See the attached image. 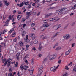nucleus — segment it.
Returning a JSON list of instances; mask_svg holds the SVG:
<instances>
[{
	"mask_svg": "<svg viewBox=\"0 0 76 76\" xmlns=\"http://www.w3.org/2000/svg\"><path fill=\"white\" fill-rule=\"evenodd\" d=\"M47 58H45L43 60V64H45V62H46V61H47Z\"/></svg>",
	"mask_w": 76,
	"mask_h": 76,
	"instance_id": "nucleus-21",
	"label": "nucleus"
},
{
	"mask_svg": "<svg viewBox=\"0 0 76 76\" xmlns=\"http://www.w3.org/2000/svg\"><path fill=\"white\" fill-rule=\"evenodd\" d=\"M8 76H14L12 73H9L8 75Z\"/></svg>",
	"mask_w": 76,
	"mask_h": 76,
	"instance_id": "nucleus-32",
	"label": "nucleus"
},
{
	"mask_svg": "<svg viewBox=\"0 0 76 76\" xmlns=\"http://www.w3.org/2000/svg\"><path fill=\"white\" fill-rule=\"evenodd\" d=\"M62 48H61V47H57V48H56L55 50H56V51H58L59 50H60Z\"/></svg>",
	"mask_w": 76,
	"mask_h": 76,
	"instance_id": "nucleus-14",
	"label": "nucleus"
},
{
	"mask_svg": "<svg viewBox=\"0 0 76 76\" xmlns=\"http://www.w3.org/2000/svg\"><path fill=\"white\" fill-rule=\"evenodd\" d=\"M75 44V43H73L72 44V47H74Z\"/></svg>",
	"mask_w": 76,
	"mask_h": 76,
	"instance_id": "nucleus-60",
	"label": "nucleus"
},
{
	"mask_svg": "<svg viewBox=\"0 0 76 76\" xmlns=\"http://www.w3.org/2000/svg\"><path fill=\"white\" fill-rule=\"evenodd\" d=\"M23 4H24V3H23V2H22L21 4H17V6L19 7H22L23 5Z\"/></svg>",
	"mask_w": 76,
	"mask_h": 76,
	"instance_id": "nucleus-8",
	"label": "nucleus"
},
{
	"mask_svg": "<svg viewBox=\"0 0 76 76\" xmlns=\"http://www.w3.org/2000/svg\"><path fill=\"white\" fill-rule=\"evenodd\" d=\"M17 75L18 76H20V75H19V71L18 72Z\"/></svg>",
	"mask_w": 76,
	"mask_h": 76,
	"instance_id": "nucleus-62",
	"label": "nucleus"
},
{
	"mask_svg": "<svg viewBox=\"0 0 76 76\" xmlns=\"http://www.w3.org/2000/svg\"><path fill=\"white\" fill-rule=\"evenodd\" d=\"M19 43L21 47H23L24 46V43H23V42L21 41Z\"/></svg>",
	"mask_w": 76,
	"mask_h": 76,
	"instance_id": "nucleus-11",
	"label": "nucleus"
},
{
	"mask_svg": "<svg viewBox=\"0 0 76 76\" xmlns=\"http://www.w3.org/2000/svg\"><path fill=\"white\" fill-rule=\"evenodd\" d=\"M27 7L28 9H30V8H31V6L29 5Z\"/></svg>",
	"mask_w": 76,
	"mask_h": 76,
	"instance_id": "nucleus-56",
	"label": "nucleus"
},
{
	"mask_svg": "<svg viewBox=\"0 0 76 76\" xmlns=\"http://www.w3.org/2000/svg\"><path fill=\"white\" fill-rule=\"evenodd\" d=\"M18 62H17L15 64V67H18Z\"/></svg>",
	"mask_w": 76,
	"mask_h": 76,
	"instance_id": "nucleus-38",
	"label": "nucleus"
},
{
	"mask_svg": "<svg viewBox=\"0 0 76 76\" xmlns=\"http://www.w3.org/2000/svg\"><path fill=\"white\" fill-rule=\"evenodd\" d=\"M31 14H33V15H35L36 14V12H32V13H31Z\"/></svg>",
	"mask_w": 76,
	"mask_h": 76,
	"instance_id": "nucleus-54",
	"label": "nucleus"
},
{
	"mask_svg": "<svg viewBox=\"0 0 76 76\" xmlns=\"http://www.w3.org/2000/svg\"><path fill=\"white\" fill-rule=\"evenodd\" d=\"M56 57V54H54L53 55H51L49 57V60H52L54 59Z\"/></svg>",
	"mask_w": 76,
	"mask_h": 76,
	"instance_id": "nucleus-1",
	"label": "nucleus"
},
{
	"mask_svg": "<svg viewBox=\"0 0 76 76\" xmlns=\"http://www.w3.org/2000/svg\"><path fill=\"white\" fill-rule=\"evenodd\" d=\"M20 68L21 70H23V69H24V68L23 67V65H21L20 66Z\"/></svg>",
	"mask_w": 76,
	"mask_h": 76,
	"instance_id": "nucleus-26",
	"label": "nucleus"
},
{
	"mask_svg": "<svg viewBox=\"0 0 76 76\" xmlns=\"http://www.w3.org/2000/svg\"><path fill=\"white\" fill-rule=\"evenodd\" d=\"M25 26H26V24H24L23 26V27L24 28Z\"/></svg>",
	"mask_w": 76,
	"mask_h": 76,
	"instance_id": "nucleus-58",
	"label": "nucleus"
},
{
	"mask_svg": "<svg viewBox=\"0 0 76 76\" xmlns=\"http://www.w3.org/2000/svg\"><path fill=\"white\" fill-rule=\"evenodd\" d=\"M7 31V29H4V32H6Z\"/></svg>",
	"mask_w": 76,
	"mask_h": 76,
	"instance_id": "nucleus-43",
	"label": "nucleus"
},
{
	"mask_svg": "<svg viewBox=\"0 0 76 76\" xmlns=\"http://www.w3.org/2000/svg\"><path fill=\"white\" fill-rule=\"evenodd\" d=\"M44 26H45V27H48V26H50L48 24H45Z\"/></svg>",
	"mask_w": 76,
	"mask_h": 76,
	"instance_id": "nucleus-53",
	"label": "nucleus"
},
{
	"mask_svg": "<svg viewBox=\"0 0 76 76\" xmlns=\"http://www.w3.org/2000/svg\"><path fill=\"white\" fill-rule=\"evenodd\" d=\"M34 43L35 44H37L38 43V40H35L34 41Z\"/></svg>",
	"mask_w": 76,
	"mask_h": 76,
	"instance_id": "nucleus-25",
	"label": "nucleus"
},
{
	"mask_svg": "<svg viewBox=\"0 0 76 76\" xmlns=\"http://www.w3.org/2000/svg\"><path fill=\"white\" fill-rule=\"evenodd\" d=\"M34 70V67H31L30 70V75H32L33 73V71Z\"/></svg>",
	"mask_w": 76,
	"mask_h": 76,
	"instance_id": "nucleus-10",
	"label": "nucleus"
},
{
	"mask_svg": "<svg viewBox=\"0 0 76 76\" xmlns=\"http://www.w3.org/2000/svg\"><path fill=\"white\" fill-rule=\"evenodd\" d=\"M16 58H17V60H19V57H16Z\"/></svg>",
	"mask_w": 76,
	"mask_h": 76,
	"instance_id": "nucleus-64",
	"label": "nucleus"
},
{
	"mask_svg": "<svg viewBox=\"0 0 76 76\" xmlns=\"http://www.w3.org/2000/svg\"><path fill=\"white\" fill-rule=\"evenodd\" d=\"M66 8H62L61 9V10L63 11V10H66Z\"/></svg>",
	"mask_w": 76,
	"mask_h": 76,
	"instance_id": "nucleus-30",
	"label": "nucleus"
},
{
	"mask_svg": "<svg viewBox=\"0 0 76 76\" xmlns=\"http://www.w3.org/2000/svg\"><path fill=\"white\" fill-rule=\"evenodd\" d=\"M47 39V37L45 36L43 37L42 38V39Z\"/></svg>",
	"mask_w": 76,
	"mask_h": 76,
	"instance_id": "nucleus-48",
	"label": "nucleus"
},
{
	"mask_svg": "<svg viewBox=\"0 0 76 76\" xmlns=\"http://www.w3.org/2000/svg\"><path fill=\"white\" fill-rule=\"evenodd\" d=\"M42 47H41L39 46V47L38 48L39 50H41V49H42Z\"/></svg>",
	"mask_w": 76,
	"mask_h": 76,
	"instance_id": "nucleus-31",
	"label": "nucleus"
},
{
	"mask_svg": "<svg viewBox=\"0 0 76 76\" xmlns=\"http://www.w3.org/2000/svg\"><path fill=\"white\" fill-rule=\"evenodd\" d=\"M4 2H5V5H6L7 6H8L9 5V2H8L7 3V1H6V0H4Z\"/></svg>",
	"mask_w": 76,
	"mask_h": 76,
	"instance_id": "nucleus-13",
	"label": "nucleus"
},
{
	"mask_svg": "<svg viewBox=\"0 0 76 76\" xmlns=\"http://www.w3.org/2000/svg\"><path fill=\"white\" fill-rule=\"evenodd\" d=\"M35 35L34 33H32L31 34V37L32 38V39L34 40L36 38V37H35Z\"/></svg>",
	"mask_w": 76,
	"mask_h": 76,
	"instance_id": "nucleus-4",
	"label": "nucleus"
},
{
	"mask_svg": "<svg viewBox=\"0 0 76 76\" xmlns=\"http://www.w3.org/2000/svg\"><path fill=\"white\" fill-rule=\"evenodd\" d=\"M29 4V2H26L24 4L25 5H27V4Z\"/></svg>",
	"mask_w": 76,
	"mask_h": 76,
	"instance_id": "nucleus-40",
	"label": "nucleus"
},
{
	"mask_svg": "<svg viewBox=\"0 0 76 76\" xmlns=\"http://www.w3.org/2000/svg\"><path fill=\"white\" fill-rule=\"evenodd\" d=\"M40 15V12H39L37 14V16H39Z\"/></svg>",
	"mask_w": 76,
	"mask_h": 76,
	"instance_id": "nucleus-59",
	"label": "nucleus"
},
{
	"mask_svg": "<svg viewBox=\"0 0 76 76\" xmlns=\"http://www.w3.org/2000/svg\"><path fill=\"white\" fill-rule=\"evenodd\" d=\"M15 36H16V32H14V33L12 35V37H15Z\"/></svg>",
	"mask_w": 76,
	"mask_h": 76,
	"instance_id": "nucleus-23",
	"label": "nucleus"
},
{
	"mask_svg": "<svg viewBox=\"0 0 76 76\" xmlns=\"http://www.w3.org/2000/svg\"><path fill=\"white\" fill-rule=\"evenodd\" d=\"M29 45H26V51L28 50V49H29Z\"/></svg>",
	"mask_w": 76,
	"mask_h": 76,
	"instance_id": "nucleus-17",
	"label": "nucleus"
},
{
	"mask_svg": "<svg viewBox=\"0 0 76 76\" xmlns=\"http://www.w3.org/2000/svg\"><path fill=\"white\" fill-rule=\"evenodd\" d=\"M26 19L24 18H23L22 19V21H23V22H24V21H25V20Z\"/></svg>",
	"mask_w": 76,
	"mask_h": 76,
	"instance_id": "nucleus-49",
	"label": "nucleus"
},
{
	"mask_svg": "<svg viewBox=\"0 0 76 76\" xmlns=\"http://www.w3.org/2000/svg\"><path fill=\"white\" fill-rule=\"evenodd\" d=\"M53 29H56V30L58 29V28L57 27V26H56V25H54L53 26Z\"/></svg>",
	"mask_w": 76,
	"mask_h": 76,
	"instance_id": "nucleus-16",
	"label": "nucleus"
},
{
	"mask_svg": "<svg viewBox=\"0 0 76 76\" xmlns=\"http://www.w3.org/2000/svg\"><path fill=\"white\" fill-rule=\"evenodd\" d=\"M32 50L33 51H35V50H36V49L35 48V47H34L33 48H32Z\"/></svg>",
	"mask_w": 76,
	"mask_h": 76,
	"instance_id": "nucleus-51",
	"label": "nucleus"
},
{
	"mask_svg": "<svg viewBox=\"0 0 76 76\" xmlns=\"http://www.w3.org/2000/svg\"><path fill=\"white\" fill-rule=\"evenodd\" d=\"M26 32L25 31H23L21 32V34L22 37H24L25 35Z\"/></svg>",
	"mask_w": 76,
	"mask_h": 76,
	"instance_id": "nucleus-12",
	"label": "nucleus"
},
{
	"mask_svg": "<svg viewBox=\"0 0 76 76\" xmlns=\"http://www.w3.org/2000/svg\"><path fill=\"white\" fill-rule=\"evenodd\" d=\"M25 62L27 64H28V61L26 60H25Z\"/></svg>",
	"mask_w": 76,
	"mask_h": 76,
	"instance_id": "nucleus-45",
	"label": "nucleus"
},
{
	"mask_svg": "<svg viewBox=\"0 0 76 76\" xmlns=\"http://www.w3.org/2000/svg\"><path fill=\"white\" fill-rule=\"evenodd\" d=\"M28 35H27L26 37L25 38H24V41L25 42H29V40H28Z\"/></svg>",
	"mask_w": 76,
	"mask_h": 76,
	"instance_id": "nucleus-3",
	"label": "nucleus"
},
{
	"mask_svg": "<svg viewBox=\"0 0 76 76\" xmlns=\"http://www.w3.org/2000/svg\"><path fill=\"white\" fill-rule=\"evenodd\" d=\"M19 55H20V53H18L16 54L17 57H18L19 56Z\"/></svg>",
	"mask_w": 76,
	"mask_h": 76,
	"instance_id": "nucleus-33",
	"label": "nucleus"
},
{
	"mask_svg": "<svg viewBox=\"0 0 76 76\" xmlns=\"http://www.w3.org/2000/svg\"><path fill=\"white\" fill-rule=\"evenodd\" d=\"M61 9H60V10H56V13H58V12H61Z\"/></svg>",
	"mask_w": 76,
	"mask_h": 76,
	"instance_id": "nucleus-34",
	"label": "nucleus"
},
{
	"mask_svg": "<svg viewBox=\"0 0 76 76\" xmlns=\"http://www.w3.org/2000/svg\"><path fill=\"white\" fill-rule=\"evenodd\" d=\"M48 20H43V22L45 23H47V22H48Z\"/></svg>",
	"mask_w": 76,
	"mask_h": 76,
	"instance_id": "nucleus-28",
	"label": "nucleus"
},
{
	"mask_svg": "<svg viewBox=\"0 0 76 76\" xmlns=\"http://www.w3.org/2000/svg\"><path fill=\"white\" fill-rule=\"evenodd\" d=\"M61 60H59V61H58V63H59V64H60L61 63Z\"/></svg>",
	"mask_w": 76,
	"mask_h": 76,
	"instance_id": "nucleus-41",
	"label": "nucleus"
},
{
	"mask_svg": "<svg viewBox=\"0 0 76 76\" xmlns=\"http://www.w3.org/2000/svg\"><path fill=\"white\" fill-rule=\"evenodd\" d=\"M18 14H22V12L19 11L18 12Z\"/></svg>",
	"mask_w": 76,
	"mask_h": 76,
	"instance_id": "nucleus-61",
	"label": "nucleus"
},
{
	"mask_svg": "<svg viewBox=\"0 0 76 76\" xmlns=\"http://www.w3.org/2000/svg\"><path fill=\"white\" fill-rule=\"evenodd\" d=\"M22 18V15H19L17 16V19L18 20H19Z\"/></svg>",
	"mask_w": 76,
	"mask_h": 76,
	"instance_id": "nucleus-18",
	"label": "nucleus"
},
{
	"mask_svg": "<svg viewBox=\"0 0 76 76\" xmlns=\"http://www.w3.org/2000/svg\"><path fill=\"white\" fill-rule=\"evenodd\" d=\"M31 12H32V11H30L29 12H27L26 13V15H28V16H30L31 14Z\"/></svg>",
	"mask_w": 76,
	"mask_h": 76,
	"instance_id": "nucleus-15",
	"label": "nucleus"
},
{
	"mask_svg": "<svg viewBox=\"0 0 76 76\" xmlns=\"http://www.w3.org/2000/svg\"><path fill=\"white\" fill-rule=\"evenodd\" d=\"M7 62V63L8 62V61L6 60V59H4L3 61L2 62L3 63H4L5 62V63H6Z\"/></svg>",
	"mask_w": 76,
	"mask_h": 76,
	"instance_id": "nucleus-20",
	"label": "nucleus"
},
{
	"mask_svg": "<svg viewBox=\"0 0 76 76\" xmlns=\"http://www.w3.org/2000/svg\"><path fill=\"white\" fill-rule=\"evenodd\" d=\"M10 63L8 62L7 64V66L8 67H9V66H10Z\"/></svg>",
	"mask_w": 76,
	"mask_h": 76,
	"instance_id": "nucleus-35",
	"label": "nucleus"
},
{
	"mask_svg": "<svg viewBox=\"0 0 76 76\" xmlns=\"http://www.w3.org/2000/svg\"><path fill=\"white\" fill-rule=\"evenodd\" d=\"M7 62H5L4 64L3 65H2V66H4V67H5V66L6 65V64H7Z\"/></svg>",
	"mask_w": 76,
	"mask_h": 76,
	"instance_id": "nucleus-37",
	"label": "nucleus"
},
{
	"mask_svg": "<svg viewBox=\"0 0 76 76\" xmlns=\"http://www.w3.org/2000/svg\"><path fill=\"white\" fill-rule=\"evenodd\" d=\"M61 24H59V25H58V26H57L58 28H60V27H61Z\"/></svg>",
	"mask_w": 76,
	"mask_h": 76,
	"instance_id": "nucleus-39",
	"label": "nucleus"
},
{
	"mask_svg": "<svg viewBox=\"0 0 76 76\" xmlns=\"http://www.w3.org/2000/svg\"><path fill=\"white\" fill-rule=\"evenodd\" d=\"M42 69H43V66L42 65L40 66L39 68V73L41 71V70Z\"/></svg>",
	"mask_w": 76,
	"mask_h": 76,
	"instance_id": "nucleus-5",
	"label": "nucleus"
},
{
	"mask_svg": "<svg viewBox=\"0 0 76 76\" xmlns=\"http://www.w3.org/2000/svg\"><path fill=\"white\" fill-rule=\"evenodd\" d=\"M52 15H53L52 13L48 14L45 16V18H48L49 17H50V16H51Z\"/></svg>",
	"mask_w": 76,
	"mask_h": 76,
	"instance_id": "nucleus-6",
	"label": "nucleus"
},
{
	"mask_svg": "<svg viewBox=\"0 0 76 76\" xmlns=\"http://www.w3.org/2000/svg\"><path fill=\"white\" fill-rule=\"evenodd\" d=\"M70 52H71V50L69 49L68 50V51H67L65 52V55H68V54H70Z\"/></svg>",
	"mask_w": 76,
	"mask_h": 76,
	"instance_id": "nucleus-7",
	"label": "nucleus"
},
{
	"mask_svg": "<svg viewBox=\"0 0 76 76\" xmlns=\"http://www.w3.org/2000/svg\"><path fill=\"white\" fill-rule=\"evenodd\" d=\"M55 67H53L51 68L50 70L51 71H53V72H55L56 70V68L54 69Z\"/></svg>",
	"mask_w": 76,
	"mask_h": 76,
	"instance_id": "nucleus-9",
	"label": "nucleus"
},
{
	"mask_svg": "<svg viewBox=\"0 0 76 76\" xmlns=\"http://www.w3.org/2000/svg\"><path fill=\"white\" fill-rule=\"evenodd\" d=\"M58 43H56L55 44V47H56V46H58Z\"/></svg>",
	"mask_w": 76,
	"mask_h": 76,
	"instance_id": "nucleus-55",
	"label": "nucleus"
},
{
	"mask_svg": "<svg viewBox=\"0 0 76 76\" xmlns=\"http://www.w3.org/2000/svg\"><path fill=\"white\" fill-rule=\"evenodd\" d=\"M3 4L1 3V2H0V7H2V4Z\"/></svg>",
	"mask_w": 76,
	"mask_h": 76,
	"instance_id": "nucleus-44",
	"label": "nucleus"
},
{
	"mask_svg": "<svg viewBox=\"0 0 76 76\" xmlns=\"http://www.w3.org/2000/svg\"><path fill=\"white\" fill-rule=\"evenodd\" d=\"M54 18L55 20L56 19L57 21L58 20H59V19H60V18H58L57 17H55V18Z\"/></svg>",
	"mask_w": 76,
	"mask_h": 76,
	"instance_id": "nucleus-22",
	"label": "nucleus"
},
{
	"mask_svg": "<svg viewBox=\"0 0 76 76\" xmlns=\"http://www.w3.org/2000/svg\"><path fill=\"white\" fill-rule=\"evenodd\" d=\"M13 41L14 42H16L17 41V39L16 38L14 39Z\"/></svg>",
	"mask_w": 76,
	"mask_h": 76,
	"instance_id": "nucleus-50",
	"label": "nucleus"
},
{
	"mask_svg": "<svg viewBox=\"0 0 76 76\" xmlns=\"http://www.w3.org/2000/svg\"><path fill=\"white\" fill-rule=\"evenodd\" d=\"M63 37L64 38L66 39V40H67L70 38L71 36L69 34H66L65 35V36H64Z\"/></svg>",
	"mask_w": 76,
	"mask_h": 76,
	"instance_id": "nucleus-2",
	"label": "nucleus"
},
{
	"mask_svg": "<svg viewBox=\"0 0 76 76\" xmlns=\"http://www.w3.org/2000/svg\"><path fill=\"white\" fill-rule=\"evenodd\" d=\"M7 61H8V62H11V61H12V59L10 58L8 60H7Z\"/></svg>",
	"mask_w": 76,
	"mask_h": 76,
	"instance_id": "nucleus-36",
	"label": "nucleus"
},
{
	"mask_svg": "<svg viewBox=\"0 0 76 76\" xmlns=\"http://www.w3.org/2000/svg\"><path fill=\"white\" fill-rule=\"evenodd\" d=\"M35 23H32V24L31 26H35Z\"/></svg>",
	"mask_w": 76,
	"mask_h": 76,
	"instance_id": "nucleus-63",
	"label": "nucleus"
},
{
	"mask_svg": "<svg viewBox=\"0 0 76 76\" xmlns=\"http://www.w3.org/2000/svg\"><path fill=\"white\" fill-rule=\"evenodd\" d=\"M42 45H43V43H42L40 42L39 44V46L40 47H42Z\"/></svg>",
	"mask_w": 76,
	"mask_h": 76,
	"instance_id": "nucleus-29",
	"label": "nucleus"
},
{
	"mask_svg": "<svg viewBox=\"0 0 76 76\" xmlns=\"http://www.w3.org/2000/svg\"><path fill=\"white\" fill-rule=\"evenodd\" d=\"M75 24V22H74L71 24V25L73 26Z\"/></svg>",
	"mask_w": 76,
	"mask_h": 76,
	"instance_id": "nucleus-42",
	"label": "nucleus"
},
{
	"mask_svg": "<svg viewBox=\"0 0 76 76\" xmlns=\"http://www.w3.org/2000/svg\"><path fill=\"white\" fill-rule=\"evenodd\" d=\"M2 34H3V33H2V32H0V38H1V37Z\"/></svg>",
	"mask_w": 76,
	"mask_h": 76,
	"instance_id": "nucleus-52",
	"label": "nucleus"
},
{
	"mask_svg": "<svg viewBox=\"0 0 76 76\" xmlns=\"http://www.w3.org/2000/svg\"><path fill=\"white\" fill-rule=\"evenodd\" d=\"M13 70L12 69V68H10V69L9 70V72L10 73H11L12 72Z\"/></svg>",
	"mask_w": 76,
	"mask_h": 76,
	"instance_id": "nucleus-24",
	"label": "nucleus"
},
{
	"mask_svg": "<svg viewBox=\"0 0 76 76\" xmlns=\"http://www.w3.org/2000/svg\"><path fill=\"white\" fill-rule=\"evenodd\" d=\"M41 29L44 30L45 29V26H42L41 28Z\"/></svg>",
	"mask_w": 76,
	"mask_h": 76,
	"instance_id": "nucleus-19",
	"label": "nucleus"
},
{
	"mask_svg": "<svg viewBox=\"0 0 76 76\" xmlns=\"http://www.w3.org/2000/svg\"><path fill=\"white\" fill-rule=\"evenodd\" d=\"M65 69L66 70H69V68H68L67 66L65 67Z\"/></svg>",
	"mask_w": 76,
	"mask_h": 76,
	"instance_id": "nucleus-57",
	"label": "nucleus"
},
{
	"mask_svg": "<svg viewBox=\"0 0 76 76\" xmlns=\"http://www.w3.org/2000/svg\"><path fill=\"white\" fill-rule=\"evenodd\" d=\"M62 13H63V12H59L58 13V15H61V14H62Z\"/></svg>",
	"mask_w": 76,
	"mask_h": 76,
	"instance_id": "nucleus-47",
	"label": "nucleus"
},
{
	"mask_svg": "<svg viewBox=\"0 0 76 76\" xmlns=\"http://www.w3.org/2000/svg\"><path fill=\"white\" fill-rule=\"evenodd\" d=\"M28 68V67L27 66H25L24 68V69L26 70H27V69Z\"/></svg>",
	"mask_w": 76,
	"mask_h": 76,
	"instance_id": "nucleus-46",
	"label": "nucleus"
},
{
	"mask_svg": "<svg viewBox=\"0 0 76 76\" xmlns=\"http://www.w3.org/2000/svg\"><path fill=\"white\" fill-rule=\"evenodd\" d=\"M31 64H34V59H31Z\"/></svg>",
	"mask_w": 76,
	"mask_h": 76,
	"instance_id": "nucleus-27",
	"label": "nucleus"
}]
</instances>
